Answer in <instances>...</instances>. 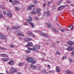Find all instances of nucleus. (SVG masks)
<instances>
[{
    "mask_svg": "<svg viewBox=\"0 0 74 74\" xmlns=\"http://www.w3.org/2000/svg\"><path fill=\"white\" fill-rule=\"evenodd\" d=\"M47 5V4H46V3H44L43 5V7H45V5Z\"/></svg>",
    "mask_w": 74,
    "mask_h": 74,
    "instance_id": "nucleus-47",
    "label": "nucleus"
},
{
    "mask_svg": "<svg viewBox=\"0 0 74 74\" xmlns=\"http://www.w3.org/2000/svg\"><path fill=\"white\" fill-rule=\"evenodd\" d=\"M56 71L58 72V73H59L60 71V69H59V67L58 66H57L56 68Z\"/></svg>",
    "mask_w": 74,
    "mask_h": 74,
    "instance_id": "nucleus-13",
    "label": "nucleus"
},
{
    "mask_svg": "<svg viewBox=\"0 0 74 74\" xmlns=\"http://www.w3.org/2000/svg\"><path fill=\"white\" fill-rule=\"evenodd\" d=\"M25 26H27V25H28L27 23H25L24 24Z\"/></svg>",
    "mask_w": 74,
    "mask_h": 74,
    "instance_id": "nucleus-60",
    "label": "nucleus"
},
{
    "mask_svg": "<svg viewBox=\"0 0 74 74\" xmlns=\"http://www.w3.org/2000/svg\"><path fill=\"white\" fill-rule=\"evenodd\" d=\"M32 45H33V44L32 42H29L28 44L26 45V46L27 47H29L32 46Z\"/></svg>",
    "mask_w": 74,
    "mask_h": 74,
    "instance_id": "nucleus-12",
    "label": "nucleus"
},
{
    "mask_svg": "<svg viewBox=\"0 0 74 74\" xmlns=\"http://www.w3.org/2000/svg\"><path fill=\"white\" fill-rule=\"evenodd\" d=\"M3 35V34H1V32H0V37H1V36H2Z\"/></svg>",
    "mask_w": 74,
    "mask_h": 74,
    "instance_id": "nucleus-50",
    "label": "nucleus"
},
{
    "mask_svg": "<svg viewBox=\"0 0 74 74\" xmlns=\"http://www.w3.org/2000/svg\"><path fill=\"white\" fill-rule=\"evenodd\" d=\"M17 34L18 36H22L23 37V36H24V34H23L21 33H18Z\"/></svg>",
    "mask_w": 74,
    "mask_h": 74,
    "instance_id": "nucleus-18",
    "label": "nucleus"
},
{
    "mask_svg": "<svg viewBox=\"0 0 74 74\" xmlns=\"http://www.w3.org/2000/svg\"><path fill=\"white\" fill-rule=\"evenodd\" d=\"M58 10H63V8H62V6H60L59 7V8L58 9Z\"/></svg>",
    "mask_w": 74,
    "mask_h": 74,
    "instance_id": "nucleus-29",
    "label": "nucleus"
},
{
    "mask_svg": "<svg viewBox=\"0 0 74 74\" xmlns=\"http://www.w3.org/2000/svg\"><path fill=\"white\" fill-rule=\"evenodd\" d=\"M46 71H44L43 70H42L41 71V73H45Z\"/></svg>",
    "mask_w": 74,
    "mask_h": 74,
    "instance_id": "nucleus-35",
    "label": "nucleus"
},
{
    "mask_svg": "<svg viewBox=\"0 0 74 74\" xmlns=\"http://www.w3.org/2000/svg\"><path fill=\"white\" fill-rule=\"evenodd\" d=\"M61 6L62 7H61L62 8V9L66 7V5H62Z\"/></svg>",
    "mask_w": 74,
    "mask_h": 74,
    "instance_id": "nucleus-36",
    "label": "nucleus"
},
{
    "mask_svg": "<svg viewBox=\"0 0 74 74\" xmlns=\"http://www.w3.org/2000/svg\"><path fill=\"white\" fill-rule=\"evenodd\" d=\"M31 13L32 14H34V15H35V14H36V12H35L34 11H33L31 12Z\"/></svg>",
    "mask_w": 74,
    "mask_h": 74,
    "instance_id": "nucleus-31",
    "label": "nucleus"
},
{
    "mask_svg": "<svg viewBox=\"0 0 74 74\" xmlns=\"http://www.w3.org/2000/svg\"><path fill=\"white\" fill-rule=\"evenodd\" d=\"M54 71H49V72L50 73H53Z\"/></svg>",
    "mask_w": 74,
    "mask_h": 74,
    "instance_id": "nucleus-41",
    "label": "nucleus"
},
{
    "mask_svg": "<svg viewBox=\"0 0 74 74\" xmlns=\"http://www.w3.org/2000/svg\"><path fill=\"white\" fill-rule=\"evenodd\" d=\"M71 2L69 0H68L67 1V3H70Z\"/></svg>",
    "mask_w": 74,
    "mask_h": 74,
    "instance_id": "nucleus-46",
    "label": "nucleus"
},
{
    "mask_svg": "<svg viewBox=\"0 0 74 74\" xmlns=\"http://www.w3.org/2000/svg\"><path fill=\"white\" fill-rule=\"evenodd\" d=\"M69 28H70V29H71V30L73 29V26H69Z\"/></svg>",
    "mask_w": 74,
    "mask_h": 74,
    "instance_id": "nucleus-32",
    "label": "nucleus"
},
{
    "mask_svg": "<svg viewBox=\"0 0 74 74\" xmlns=\"http://www.w3.org/2000/svg\"><path fill=\"white\" fill-rule=\"evenodd\" d=\"M0 49H3V50H4V49H7V48L1 47H0Z\"/></svg>",
    "mask_w": 74,
    "mask_h": 74,
    "instance_id": "nucleus-26",
    "label": "nucleus"
},
{
    "mask_svg": "<svg viewBox=\"0 0 74 74\" xmlns=\"http://www.w3.org/2000/svg\"><path fill=\"white\" fill-rule=\"evenodd\" d=\"M3 15H5V14H6V12H3Z\"/></svg>",
    "mask_w": 74,
    "mask_h": 74,
    "instance_id": "nucleus-54",
    "label": "nucleus"
},
{
    "mask_svg": "<svg viewBox=\"0 0 74 74\" xmlns=\"http://www.w3.org/2000/svg\"><path fill=\"white\" fill-rule=\"evenodd\" d=\"M19 39H20V40H22V38L21 37H19Z\"/></svg>",
    "mask_w": 74,
    "mask_h": 74,
    "instance_id": "nucleus-61",
    "label": "nucleus"
},
{
    "mask_svg": "<svg viewBox=\"0 0 74 74\" xmlns=\"http://www.w3.org/2000/svg\"><path fill=\"white\" fill-rule=\"evenodd\" d=\"M35 5H31L29 6L28 7V8H27V10H31V8H32V7H35Z\"/></svg>",
    "mask_w": 74,
    "mask_h": 74,
    "instance_id": "nucleus-6",
    "label": "nucleus"
},
{
    "mask_svg": "<svg viewBox=\"0 0 74 74\" xmlns=\"http://www.w3.org/2000/svg\"><path fill=\"white\" fill-rule=\"evenodd\" d=\"M7 16L9 17H12V15L10 13H9L7 14Z\"/></svg>",
    "mask_w": 74,
    "mask_h": 74,
    "instance_id": "nucleus-22",
    "label": "nucleus"
},
{
    "mask_svg": "<svg viewBox=\"0 0 74 74\" xmlns=\"http://www.w3.org/2000/svg\"><path fill=\"white\" fill-rule=\"evenodd\" d=\"M54 33H58V31L55 30L54 31Z\"/></svg>",
    "mask_w": 74,
    "mask_h": 74,
    "instance_id": "nucleus-45",
    "label": "nucleus"
},
{
    "mask_svg": "<svg viewBox=\"0 0 74 74\" xmlns=\"http://www.w3.org/2000/svg\"><path fill=\"white\" fill-rule=\"evenodd\" d=\"M35 47L38 49H40V45H36L35 46Z\"/></svg>",
    "mask_w": 74,
    "mask_h": 74,
    "instance_id": "nucleus-25",
    "label": "nucleus"
},
{
    "mask_svg": "<svg viewBox=\"0 0 74 74\" xmlns=\"http://www.w3.org/2000/svg\"><path fill=\"white\" fill-rule=\"evenodd\" d=\"M1 9H2V10H5V8L3 7H1Z\"/></svg>",
    "mask_w": 74,
    "mask_h": 74,
    "instance_id": "nucleus-53",
    "label": "nucleus"
},
{
    "mask_svg": "<svg viewBox=\"0 0 74 74\" xmlns=\"http://www.w3.org/2000/svg\"><path fill=\"white\" fill-rule=\"evenodd\" d=\"M14 63L13 60H10L8 63V64L11 66H13Z\"/></svg>",
    "mask_w": 74,
    "mask_h": 74,
    "instance_id": "nucleus-7",
    "label": "nucleus"
},
{
    "mask_svg": "<svg viewBox=\"0 0 74 74\" xmlns=\"http://www.w3.org/2000/svg\"><path fill=\"white\" fill-rule=\"evenodd\" d=\"M25 52H26L27 53H30V51L29 50H26L25 51Z\"/></svg>",
    "mask_w": 74,
    "mask_h": 74,
    "instance_id": "nucleus-40",
    "label": "nucleus"
},
{
    "mask_svg": "<svg viewBox=\"0 0 74 74\" xmlns=\"http://www.w3.org/2000/svg\"><path fill=\"white\" fill-rule=\"evenodd\" d=\"M0 56L1 57H3L4 58H8V55L6 54H0Z\"/></svg>",
    "mask_w": 74,
    "mask_h": 74,
    "instance_id": "nucleus-5",
    "label": "nucleus"
},
{
    "mask_svg": "<svg viewBox=\"0 0 74 74\" xmlns=\"http://www.w3.org/2000/svg\"><path fill=\"white\" fill-rule=\"evenodd\" d=\"M2 60L3 61H7L8 60V59L7 58H3V59H2Z\"/></svg>",
    "mask_w": 74,
    "mask_h": 74,
    "instance_id": "nucleus-27",
    "label": "nucleus"
},
{
    "mask_svg": "<svg viewBox=\"0 0 74 74\" xmlns=\"http://www.w3.org/2000/svg\"><path fill=\"white\" fill-rule=\"evenodd\" d=\"M33 39H31V38H26L25 39V41H32Z\"/></svg>",
    "mask_w": 74,
    "mask_h": 74,
    "instance_id": "nucleus-14",
    "label": "nucleus"
},
{
    "mask_svg": "<svg viewBox=\"0 0 74 74\" xmlns=\"http://www.w3.org/2000/svg\"><path fill=\"white\" fill-rule=\"evenodd\" d=\"M0 19H3L4 18V16L3 14H0Z\"/></svg>",
    "mask_w": 74,
    "mask_h": 74,
    "instance_id": "nucleus-19",
    "label": "nucleus"
},
{
    "mask_svg": "<svg viewBox=\"0 0 74 74\" xmlns=\"http://www.w3.org/2000/svg\"><path fill=\"white\" fill-rule=\"evenodd\" d=\"M66 73H67L68 74H74V73L69 71H66Z\"/></svg>",
    "mask_w": 74,
    "mask_h": 74,
    "instance_id": "nucleus-16",
    "label": "nucleus"
},
{
    "mask_svg": "<svg viewBox=\"0 0 74 74\" xmlns=\"http://www.w3.org/2000/svg\"><path fill=\"white\" fill-rule=\"evenodd\" d=\"M36 12V13H39L40 12V10L38 9H37Z\"/></svg>",
    "mask_w": 74,
    "mask_h": 74,
    "instance_id": "nucleus-38",
    "label": "nucleus"
},
{
    "mask_svg": "<svg viewBox=\"0 0 74 74\" xmlns=\"http://www.w3.org/2000/svg\"><path fill=\"white\" fill-rule=\"evenodd\" d=\"M69 60L70 62H73V61H72L71 59H69Z\"/></svg>",
    "mask_w": 74,
    "mask_h": 74,
    "instance_id": "nucleus-57",
    "label": "nucleus"
},
{
    "mask_svg": "<svg viewBox=\"0 0 74 74\" xmlns=\"http://www.w3.org/2000/svg\"><path fill=\"white\" fill-rule=\"evenodd\" d=\"M47 17L48 18V17H49V16L50 14H51V13H50V12H49L47 11Z\"/></svg>",
    "mask_w": 74,
    "mask_h": 74,
    "instance_id": "nucleus-17",
    "label": "nucleus"
},
{
    "mask_svg": "<svg viewBox=\"0 0 74 74\" xmlns=\"http://www.w3.org/2000/svg\"><path fill=\"white\" fill-rule=\"evenodd\" d=\"M41 69V67H38V70H40Z\"/></svg>",
    "mask_w": 74,
    "mask_h": 74,
    "instance_id": "nucleus-58",
    "label": "nucleus"
},
{
    "mask_svg": "<svg viewBox=\"0 0 74 74\" xmlns=\"http://www.w3.org/2000/svg\"><path fill=\"white\" fill-rule=\"evenodd\" d=\"M27 61L28 63H31L33 61V59L31 58H29L27 59Z\"/></svg>",
    "mask_w": 74,
    "mask_h": 74,
    "instance_id": "nucleus-4",
    "label": "nucleus"
},
{
    "mask_svg": "<svg viewBox=\"0 0 74 74\" xmlns=\"http://www.w3.org/2000/svg\"><path fill=\"white\" fill-rule=\"evenodd\" d=\"M45 74H49V73L47 72L46 71L45 72Z\"/></svg>",
    "mask_w": 74,
    "mask_h": 74,
    "instance_id": "nucleus-51",
    "label": "nucleus"
},
{
    "mask_svg": "<svg viewBox=\"0 0 74 74\" xmlns=\"http://www.w3.org/2000/svg\"><path fill=\"white\" fill-rule=\"evenodd\" d=\"M53 10H55V8H56V6H55V5H53Z\"/></svg>",
    "mask_w": 74,
    "mask_h": 74,
    "instance_id": "nucleus-37",
    "label": "nucleus"
},
{
    "mask_svg": "<svg viewBox=\"0 0 74 74\" xmlns=\"http://www.w3.org/2000/svg\"><path fill=\"white\" fill-rule=\"evenodd\" d=\"M52 3V1H50L49 2H48V5H50Z\"/></svg>",
    "mask_w": 74,
    "mask_h": 74,
    "instance_id": "nucleus-33",
    "label": "nucleus"
},
{
    "mask_svg": "<svg viewBox=\"0 0 74 74\" xmlns=\"http://www.w3.org/2000/svg\"><path fill=\"white\" fill-rule=\"evenodd\" d=\"M65 31V30H61V32H62V33H63V32H64Z\"/></svg>",
    "mask_w": 74,
    "mask_h": 74,
    "instance_id": "nucleus-52",
    "label": "nucleus"
},
{
    "mask_svg": "<svg viewBox=\"0 0 74 74\" xmlns=\"http://www.w3.org/2000/svg\"><path fill=\"white\" fill-rule=\"evenodd\" d=\"M7 11L8 12H10V10L8 9L7 10Z\"/></svg>",
    "mask_w": 74,
    "mask_h": 74,
    "instance_id": "nucleus-55",
    "label": "nucleus"
},
{
    "mask_svg": "<svg viewBox=\"0 0 74 74\" xmlns=\"http://www.w3.org/2000/svg\"><path fill=\"white\" fill-rule=\"evenodd\" d=\"M46 25H47V27L48 28H51V24L49 23H46Z\"/></svg>",
    "mask_w": 74,
    "mask_h": 74,
    "instance_id": "nucleus-15",
    "label": "nucleus"
},
{
    "mask_svg": "<svg viewBox=\"0 0 74 74\" xmlns=\"http://www.w3.org/2000/svg\"><path fill=\"white\" fill-rule=\"evenodd\" d=\"M16 71H17V69L12 67L10 70L11 74H13L14 73H15L16 72Z\"/></svg>",
    "mask_w": 74,
    "mask_h": 74,
    "instance_id": "nucleus-3",
    "label": "nucleus"
},
{
    "mask_svg": "<svg viewBox=\"0 0 74 74\" xmlns=\"http://www.w3.org/2000/svg\"><path fill=\"white\" fill-rule=\"evenodd\" d=\"M72 55H74V53L72 52Z\"/></svg>",
    "mask_w": 74,
    "mask_h": 74,
    "instance_id": "nucleus-64",
    "label": "nucleus"
},
{
    "mask_svg": "<svg viewBox=\"0 0 74 74\" xmlns=\"http://www.w3.org/2000/svg\"><path fill=\"white\" fill-rule=\"evenodd\" d=\"M10 47L11 48H15V46H14L12 44L10 45Z\"/></svg>",
    "mask_w": 74,
    "mask_h": 74,
    "instance_id": "nucleus-34",
    "label": "nucleus"
},
{
    "mask_svg": "<svg viewBox=\"0 0 74 74\" xmlns=\"http://www.w3.org/2000/svg\"><path fill=\"white\" fill-rule=\"evenodd\" d=\"M28 36L29 37H31V36H32V34L30 32H29L28 33Z\"/></svg>",
    "mask_w": 74,
    "mask_h": 74,
    "instance_id": "nucleus-20",
    "label": "nucleus"
},
{
    "mask_svg": "<svg viewBox=\"0 0 74 74\" xmlns=\"http://www.w3.org/2000/svg\"><path fill=\"white\" fill-rule=\"evenodd\" d=\"M63 60H64V59H66V56H64L62 58Z\"/></svg>",
    "mask_w": 74,
    "mask_h": 74,
    "instance_id": "nucleus-39",
    "label": "nucleus"
},
{
    "mask_svg": "<svg viewBox=\"0 0 74 74\" xmlns=\"http://www.w3.org/2000/svg\"><path fill=\"white\" fill-rule=\"evenodd\" d=\"M51 46L53 47H54L55 46V45L54 44H53L51 45Z\"/></svg>",
    "mask_w": 74,
    "mask_h": 74,
    "instance_id": "nucleus-49",
    "label": "nucleus"
},
{
    "mask_svg": "<svg viewBox=\"0 0 74 74\" xmlns=\"http://www.w3.org/2000/svg\"><path fill=\"white\" fill-rule=\"evenodd\" d=\"M71 7H74V5H73V4H71Z\"/></svg>",
    "mask_w": 74,
    "mask_h": 74,
    "instance_id": "nucleus-59",
    "label": "nucleus"
},
{
    "mask_svg": "<svg viewBox=\"0 0 74 74\" xmlns=\"http://www.w3.org/2000/svg\"><path fill=\"white\" fill-rule=\"evenodd\" d=\"M47 67H48V68H49V69H51V66H50V65H48Z\"/></svg>",
    "mask_w": 74,
    "mask_h": 74,
    "instance_id": "nucleus-43",
    "label": "nucleus"
},
{
    "mask_svg": "<svg viewBox=\"0 0 74 74\" xmlns=\"http://www.w3.org/2000/svg\"><path fill=\"white\" fill-rule=\"evenodd\" d=\"M31 50H32V51H34L35 52H37V50L36 49L34 48V47L31 49Z\"/></svg>",
    "mask_w": 74,
    "mask_h": 74,
    "instance_id": "nucleus-21",
    "label": "nucleus"
},
{
    "mask_svg": "<svg viewBox=\"0 0 74 74\" xmlns=\"http://www.w3.org/2000/svg\"><path fill=\"white\" fill-rule=\"evenodd\" d=\"M30 67L33 68L34 69H36L37 68H38V66H34L33 64H31L30 65Z\"/></svg>",
    "mask_w": 74,
    "mask_h": 74,
    "instance_id": "nucleus-8",
    "label": "nucleus"
},
{
    "mask_svg": "<svg viewBox=\"0 0 74 74\" xmlns=\"http://www.w3.org/2000/svg\"><path fill=\"white\" fill-rule=\"evenodd\" d=\"M18 3H19V2L17 1H14L12 3V5H15V4H18Z\"/></svg>",
    "mask_w": 74,
    "mask_h": 74,
    "instance_id": "nucleus-10",
    "label": "nucleus"
},
{
    "mask_svg": "<svg viewBox=\"0 0 74 74\" xmlns=\"http://www.w3.org/2000/svg\"><path fill=\"white\" fill-rule=\"evenodd\" d=\"M73 49V47H69L66 49V50L67 51H72Z\"/></svg>",
    "mask_w": 74,
    "mask_h": 74,
    "instance_id": "nucleus-11",
    "label": "nucleus"
},
{
    "mask_svg": "<svg viewBox=\"0 0 74 74\" xmlns=\"http://www.w3.org/2000/svg\"><path fill=\"white\" fill-rule=\"evenodd\" d=\"M58 20V17H56V21H57Z\"/></svg>",
    "mask_w": 74,
    "mask_h": 74,
    "instance_id": "nucleus-56",
    "label": "nucleus"
},
{
    "mask_svg": "<svg viewBox=\"0 0 74 74\" xmlns=\"http://www.w3.org/2000/svg\"><path fill=\"white\" fill-rule=\"evenodd\" d=\"M37 3V0H34V4H36Z\"/></svg>",
    "mask_w": 74,
    "mask_h": 74,
    "instance_id": "nucleus-24",
    "label": "nucleus"
},
{
    "mask_svg": "<svg viewBox=\"0 0 74 74\" xmlns=\"http://www.w3.org/2000/svg\"><path fill=\"white\" fill-rule=\"evenodd\" d=\"M35 32L36 33H40V34L41 35V36H44V37H47V36L46 33H43L39 30L36 31Z\"/></svg>",
    "mask_w": 74,
    "mask_h": 74,
    "instance_id": "nucleus-2",
    "label": "nucleus"
},
{
    "mask_svg": "<svg viewBox=\"0 0 74 74\" xmlns=\"http://www.w3.org/2000/svg\"><path fill=\"white\" fill-rule=\"evenodd\" d=\"M36 61H34L32 62V64H36Z\"/></svg>",
    "mask_w": 74,
    "mask_h": 74,
    "instance_id": "nucleus-30",
    "label": "nucleus"
},
{
    "mask_svg": "<svg viewBox=\"0 0 74 74\" xmlns=\"http://www.w3.org/2000/svg\"><path fill=\"white\" fill-rule=\"evenodd\" d=\"M32 35L33 37H35V35H34V34H32Z\"/></svg>",
    "mask_w": 74,
    "mask_h": 74,
    "instance_id": "nucleus-62",
    "label": "nucleus"
},
{
    "mask_svg": "<svg viewBox=\"0 0 74 74\" xmlns=\"http://www.w3.org/2000/svg\"><path fill=\"white\" fill-rule=\"evenodd\" d=\"M23 64L22 63H20L18 65L19 66H22V65Z\"/></svg>",
    "mask_w": 74,
    "mask_h": 74,
    "instance_id": "nucleus-48",
    "label": "nucleus"
},
{
    "mask_svg": "<svg viewBox=\"0 0 74 74\" xmlns=\"http://www.w3.org/2000/svg\"><path fill=\"white\" fill-rule=\"evenodd\" d=\"M9 1L10 3H12V0H10Z\"/></svg>",
    "mask_w": 74,
    "mask_h": 74,
    "instance_id": "nucleus-63",
    "label": "nucleus"
},
{
    "mask_svg": "<svg viewBox=\"0 0 74 74\" xmlns=\"http://www.w3.org/2000/svg\"><path fill=\"white\" fill-rule=\"evenodd\" d=\"M13 29H19V27L16 26H14L13 27Z\"/></svg>",
    "mask_w": 74,
    "mask_h": 74,
    "instance_id": "nucleus-28",
    "label": "nucleus"
},
{
    "mask_svg": "<svg viewBox=\"0 0 74 74\" xmlns=\"http://www.w3.org/2000/svg\"><path fill=\"white\" fill-rule=\"evenodd\" d=\"M56 53L57 54V55H59L60 54V52L58 51H56Z\"/></svg>",
    "mask_w": 74,
    "mask_h": 74,
    "instance_id": "nucleus-44",
    "label": "nucleus"
},
{
    "mask_svg": "<svg viewBox=\"0 0 74 74\" xmlns=\"http://www.w3.org/2000/svg\"><path fill=\"white\" fill-rule=\"evenodd\" d=\"M9 29H10V27H7L6 28V30L7 31L9 30Z\"/></svg>",
    "mask_w": 74,
    "mask_h": 74,
    "instance_id": "nucleus-42",
    "label": "nucleus"
},
{
    "mask_svg": "<svg viewBox=\"0 0 74 74\" xmlns=\"http://www.w3.org/2000/svg\"><path fill=\"white\" fill-rule=\"evenodd\" d=\"M2 39V40H6L7 39V38L6 36L3 35L0 37Z\"/></svg>",
    "mask_w": 74,
    "mask_h": 74,
    "instance_id": "nucleus-9",
    "label": "nucleus"
},
{
    "mask_svg": "<svg viewBox=\"0 0 74 74\" xmlns=\"http://www.w3.org/2000/svg\"><path fill=\"white\" fill-rule=\"evenodd\" d=\"M29 19H25V20L27 22H28V23L29 24H30L31 26H32V27H34V23L31 22V21H32V17L29 16Z\"/></svg>",
    "mask_w": 74,
    "mask_h": 74,
    "instance_id": "nucleus-1",
    "label": "nucleus"
},
{
    "mask_svg": "<svg viewBox=\"0 0 74 74\" xmlns=\"http://www.w3.org/2000/svg\"><path fill=\"white\" fill-rule=\"evenodd\" d=\"M15 9L16 11H19V10L20 9H19V7H15Z\"/></svg>",
    "mask_w": 74,
    "mask_h": 74,
    "instance_id": "nucleus-23",
    "label": "nucleus"
}]
</instances>
